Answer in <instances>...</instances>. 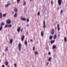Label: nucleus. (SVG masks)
<instances>
[{"label":"nucleus","instance_id":"obj_4","mask_svg":"<svg viewBox=\"0 0 67 67\" xmlns=\"http://www.w3.org/2000/svg\"><path fill=\"white\" fill-rule=\"evenodd\" d=\"M18 46L19 47V51H20L21 50V43H20L18 44Z\"/></svg>","mask_w":67,"mask_h":67},{"label":"nucleus","instance_id":"obj_7","mask_svg":"<svg viewBox=\"0 0 67 67\" xmlns=\"http://www.w3.org/2000/svg\"><path fill=\"white\" fill-rule=\"evenodd\" d=\"M14 10L15 13H16V12H17L18 11V9L16 8H15L14 9Z\"/></svg>","mask_w":67,"mask_h":67},{"label":"nucleus","instance_id":"obj_1","mask_svg":"<svg viewBox=\"0 0 67 67\" xmlns=\"http://www.w3.org/2000/svg\"><path fill=\"white\" fill-rule=\"evenodd\" d=\"M62 0H58V3L59 5H61L62 4Z\"/></svg>","mask_w":67,"mask_h":67},{"label":"nucleus","instance_id":"obj_47","mask_svg":"<svg viewBox=\"0 0 67 67\" xmlns=\"http://www.w3.org/2000/svg\"><path fill=\"white\" fill-rule=\"evenodd\" d=\"M54 57H55V55H54Z\"/></svg>","mask_w":67,"mask_h":67},{"label":"nucleus","instance_id":"obj_46","mask_svg":"<svg viewBox=\"0 0 67 67\" xmlns=\"http://www.w3.org/2000/svg\"><path fill=\"white\" fill-rule=\"evenodd\" d=\"M8 67H10L9 66H8Z\"/></svg>","mask_w":67,"mask_h":67},{"label":"nucleus","instance_id":"obj_14","mask_svg":"<svg viewBox=\"0 0 67 67\" xmlns=\"http://www.w3.org/2000/svg\"><path fill=\"white\" fill-rule=\"evenodd\" d=\"M41 35L42 36H43V32H41Z\"/></svg>","mask_w":67,"mask_h":67},{"label":"nucleus","instance_id":"obj_43","mask_svg":"<svg viewBox=\"0 0 67 67\" xmlns=\"http://www.w3.org/2000/svg\"><path fill=\"white\" fill-rule=\"evenodd\" d=\"M51 3L52 4H53V2L52 1L51 2Z\"/></svg>","mask_w":67,"mask_h":67},{"label":"nucleus","instance_id":"obj_29","mask_svg":"<svg viewBox=\"0 0 67 67\" xmlns=\"http://www.w3.org/2000/svg\"><path fill=\"white\" fill-rule=\"evenodd\" d=\"M33 51H34V50H35V47L34 46L33 47Z\"/></svg>","mask_w":67,"mask_h":67},{"label":"nucleus","instance_id":"obj_24","mask_svg":"<svg viewBox=\"0 0 67 67\" xmlns=\"http://www.w3.org/2000/svg\"><path fill=\"white\" fill-rule=\"evenodd\" d=\"M37 54H38V53L37 51H36L35 52V55H37Z\"/></svg>","mask_w":67,"mask_h":67},{"label":"nucleus","instance_id":"obj_34","mask_svg":"<svg viewBox=\"0 0 67 67\" xmlns=\"http://www.w3.org/2000/svg\"><path fill=\"white\" fill-rule=\"evenodd\" d=\"M7 47L6 49H5V50L6 51H7L8 50V49H7Z\"/></svg>","mask_w":67,"mask_h":67},{"label":"nucleus","instance_id":"obj_13","mask_svg":"<svg viewBox=\"0 0 67 67\" xmlns=\"http://www.w3.org/2000/svg\"><path fill=\"white\" fill-rule=\"evenodd\" d=\"M54 42H55V40L52 41L51 40V44H53L54 43Z\"/></svg>","mask_w":67,"mask_h":67},{"label":"nucleus","instance_id":"obj_10","mask_svg":"<svg viewBox=\"0 0 67 67\" xmlns=\"http://www.w3.org/2000/svg\"><path fill=\"white\" fill-rule=\"evenodd\" d=\"M57 27H58V31H59V30L60 29V28L59 27V24H58L57 25Z\"/></svg>","mask_w":67,"mask_h":67},{"label":"nucleus","instance_id":"obj_36","mask_svg":"<svg viewBox=\"0 0 67 67\" xmlns=\"http://www.w3.org/2000/svg\"><path fill=\"white\" fill-rule=\"evenodd\" d=\"M14 66L15 67H16V64H15L14 65Z\"/></svg>","mask_w":67,"mask_h":67},{"label":"nucleus","instance_id":"obj_9","mask_svg":"<svg viewBox=\"0 0 67 67\" xmlns=\"http://www.w3.org/2000/svg\"><path fill=\"white\" fill-rule=\"evenodd\" d=\"M24 38V36H23L21 37V40L22 41H23Z\"/></svg>","mask_w":67,"mask_h":67},{"label":"nucleus","instance_id":"obj_41","mask_svg":"<svg viewBox=\"0 0 67 67\" xmlns=\"http://www.w3.org/2000/svg\"><path fill=\"white\" fill-rule=\"evenodd\" d=\"M33 41V40H32L31 39L30 40V42H32Z\"/></svg>","mask_w":67,"mask_h":67},{"label":"nucleus","instance_id":"obj_5","mask_svg":"<svg viewBox=\"0 0 67 67\" xmlns=\"http://www.w3.org/2000/svg\"><path fill=\"white\" fill-rule=\"evenodd\" d=\"M20 29H21V27H19L17 29V31L18 32H20Z\"/></svg>","mask_w":67,"mask_h":67},{"label":"nucleus","instance_id":"obj_3","mask_svg":"<svg viewBox=\"0 0 67 67\" xmlns=\"http://www.w3.org/2000/svg\"><path fill=\"white\" fill-rule=\"evenodd\" d=\"M43 27L44 29H45V27H46V26H45V22L44 21H43Z\"/></svg>","mask_w":67,"mask_h":67},{"label":"nucleus","instance_id":"obj_25","mask_svg":"<svg viewBox=\"0 0 67 67\" xmlns=\"http://www.w3.org/2000/svg\"><path fill=\"white\" fill-rule=\"evenodd\" d=\"M12 25H8V27H11Z\"/></svg>","mask_w":67,"mask_h":67},{"label":"nucleus","instance_id":"obj_21","mask_svg":"<svg viewBox=\"0 0 67 67\" xmlns=\"http://www.w3.org/2000/svg\"><path fill=\"white\" fill-rule=\"evenodd\" d=\"M2 29V26H1L0 27V30L1 31Z\"/></svg>","mask_w":67,"mask_h":67},{"label":"nucleus","instance_id":"obj_16","mask_svg":"<svg viewBox=\"0 0 67 67\" xmlns=\"http://www.w3.org/2000/svg\"><path fill=\"white\" fill-rule=\"evenodd\" d=\"M2 18V13H0V18Z\"/></svg>","mask_w":67,"mask_h":67},{"label":"nucleus","instance_id":"obj_27","mask_svg":"<svg viewBox=\"0 0 67 67\" xmlns=\"http://www.w3.org/2000/svg\"><path fill=\"white\" fill-rule=\"evenodd\" d=\"M40 14V12H38V13L37 15H39Z\"/></svg>","mask_w":67,"mask_h":67},{"label":"nucleus","instance_id":"obj_35","mask_svg":"<svg viewBox=\"0 0 67 67\" xmlns=\"http://www.w3.org/2000/svg\"><path fill=\"white\" fill-rule=\"evenodd\" d=\"M25 4H26V3L25 2H24V5H25Z\"/></svg>","mask_w":67,"mask_h":67},{"label":"nucleus","instance_id":"obj_37","mask_svg":"<svg viewBox=\"0 0 67 67\" xmlns=\"http://www.w3.org/2000/svg\"><path fill=\"white\" fill-rule=\"evenodd\" d=\"M53 32H51V34H53Z\"/></svg>","mask_w":67,"mask_h":67},{"label":"nucleus","instance_id":"obj_39","mask_svg":"<svg viewBox=\"0 0 67 67\" xmlns=\"http://www.w3.org/2000/svg\"><path fill=\"white\" fill-rule=\"evenodd\" d=\"M48 54H49V55H50L51 54V53H50V52H49L48 53Z\"/></svg>","mask_w":67,"mask_h":67},{"label":"nucleus","instance_id":"obj_17","mask_svg":"<svg viewBox=\"0 0 67 67\" xmlns=\"http://www.w3.org/2000/svg\"><path fill=\"white\" fill-rule=\"evenodd\" d=\"M13 41V40H12V39H11L10 41V43H12V42Z\"/></svg>","mask_w":67,"mask_h":67},{"label":"nucleus","instance_id":"obj_32","mask_svg":"<svg viewBox=\"0 0 67 67\" xmlns=\"http://www.w3.org/2000/svg\"><path fill=\"white\" fill-rule=\"evenodd\" d=\"M8 27V26L7 25H5V27Z\"/></svg>","mask_w":67,"mask_h":67},{"label":"nucleus","instance_id":"obj_20","mask_svg":"<svg viewBox=\"0 0 67 67\" xmlns=\"http://www.w3.org/2000/svg\"><path fill=\"white\" fill-rule=\"evenodd\" d=\"M51 58L50 57L49 58V59H48V60L49 62H50L51 61Z\"/></svg>","mask_w":67,"mask_h":67},{"label":"nucleus","instance_id":"obj_19","mask_svg":"<svg viewBox=\"0 0 67 67\" xmlns=\"http://www.w3.org/2000/svg\"><path fill=\"white\" fill-rule=\"evenodd\" d=\"M25 45H27V41L26 40H25Z\"/></svg>","mask_w":67,"mask_h":67},{"label":"nucleus","instance_id":"obj_18","mask_svg":"<svg viewBox=\"0 0 67 67\" xmlns=\"http://www.w3.org/2000/svg\"><path fill=\"white\" fill-rule=\"evenodd\" d=\"M16 15H17V14H16V13H15L14 15V17H16Z\"/></svg>","mask_w":67,"mask_h":67},{"label":"nucleus","instance_id":"obj_23","mask_svg":"<svg viewBox=\"0 0 67 67\" xmlns=\"http://www.w3.org/2000/svg\"><path fill=\"white\" fill-rule=\"evenodd\" d=\"M56 46H53V48H56Z\"/></svg>","mask_w":67,"mask_h":67},{"label":"nucleus","instance_id":"obj_33","mask_svg":"<svg viewBox=\"0 0 67 67\" xmlns=\"http://www.w3.org/2000/svg\"><path fill=\"white\" fill-rule=\"evenodd\" d=\"M5 15H6V14H3V16H5Z\"/></svg>","mask_w":67,"mask_h":67},{"label":"nucleus","instance_id":"obj_12","mask_svg":"<svg viewBox=\"0 0 67 67\" xmlns=\"http://www.w3.org/2000/svg\"><path fill=\"white\" fill-rule=\"evenodd\" d=\"M56 37H57L56 35H54L53 36L54 39H56Z\"/></svg>","mask_w":67,"mask_h":67},{"label":"nucleus","instance_id":"obj_2","mask_svg":"<svg viewBox=\"0 0 67 67\" xmlns=\"http://www.w3.org/2000/svg\"><path fill=\"white\" fill-rule=\"evenodd\" d=\"M6 22L7 24H10L11 23V21L9 19H7L6 21Z\"/></svg>","mask_w":67,"mask_h":67},{"label":"nucleus","instance_id":"obj_11","mask_svg":"<svg viewBox=\"0 0 67 67\" xmlns=\"http://www.w3.org/2000/svg\"><path fill=\"white\" fill-rule=\"evenodd\" d=\"M5 64L6 66H7L8 65H9V63H8V62H5Z\"/></svg>","mask_w":67,"mask_h":67},{"label":"nucleus","instance_id":"obj_31","mask_svg":"<svg viewBox=\"0 0 67 67\" xmlns=\"http://www.w3.org/2000/svg\"><path fill=\"white\" fill-rule=\"evenodd\" d=\"M20 0H17V3H19V2H20Z\"/></svg>","mask_w":67,"mask_h":67},{"label":"nucleus","instance_id":"obj_8","mask_svg":"<svg viewBox=\"0 0 67 67\" xmlns=\"http://www.w3.org/2000/svg\"><path fill=\"white\" fill-rule=\"evenodd\" d=\"M64 40L65 42H67V38L66 37H65L64 38Z\"/></svg>","mask_w":67,"mask_h":67},{"label":"nucleus","instance_id":"obj_28","mask_svg":"<svg viewBox=\"0 0 67 67\" xmlns=\"http://www.w3.org/2000/svg\"><path fill=\"white\" fill-rule=\"evenodd\" d=\"M26 21H27V22H29V18H27L26 19Z\"/></svg>","mask_w":67,"mask_h":67},{"label":"nucleus","instance_id":"obj_44","mask_svg":"<svg viewBox=\"0 0 67 67\" xmlns=\"http://www.w3.org/2000/svg\"><path fill=\"white\" fill-rule=\"evenodd\" d=\"M48 63H47V65H48Z\"/></svg>","mask_w":67,"mask_h":67},{"label":"nucleus","instance_id":"obj_38","mask_svg":"<svg viewBox=\"0 0 67 67\" xmlns=\"http://www.w3.org/2000/svg\"><path fill=\"white\" fill-rule=\"evenodd\" d=\"M21 32H22V31H23V29H21Z\"/></svg>","mask_w":67,"mask_h":67},{"label":"nucleus","instance_id":"obj_26","mask_svg":"<svg viewBox=\"0 0 67 67\" xmlns=\"http://www.w3.org/2000/svg\"><path fill=\"white\" fill-rule=\"evenodd\" d=\"M9 2H8V5H11V3H9Z\"/></svg>","mask_w":67,"mask_h":67},{"label":"nucleus","instance_id":"obj_40","mask_svg":"<svg viewBox=\"0 0 67 67\" xmlns=\"http://www.w3.org/2000/svg\"><path fill=\"white\" fill-rule=\"evenodd\" d=\"M62 12H63V10H61V12H60V13H62Z\"/></svg>","mask_w":67,"mask_h":67},{"label":"nucleus","instance_id":"obj_15","mask_svg":"<svg viewBox=\"0 0 67 67\" xmlns=\"http://www.w3.org/2000/svg\"><path fill=\"white\" fill-rule=\"evenodd\" d=\"M52 36H50L49 37V39H50V40H52Z\"/></svg>","mask_w":67,"mask_h":67},{"label":"nucleus","instance_id":"obj_30","mask_svg":"<svg viewBox=\"0 0 67 67\" xmlns=\"http://www.w3.org/2000/svg\"><path fill=\"white\" fill-rule=\"evenodd\" d=\"M8 4H7V5H5V7L7 8V7H8Z\"/></svg>","mask_w":67,"mask_h":67},{"label":"nucleus","instance_id":"obj_22","mask_svg":"<svg viewBox=\"0 0 67 67\" xmlns=\"http://www.w3.org/2000/svg\"><path fill=\"white\" fill-rule=\"evenodd\" d=\"M4 24V23L2 22L1 23V25H3Z\"/></svg>","mask_w":67,"mask_h":67},{"label":"nucleus","instance_id":"obj_6","mask_svg":"<svg viewBox=\"0 0 67 67\" xmlns=\"http://www.w3.org/2000/svg\"><path fill=\"white\" fill-rule=\"evenodd\" d=\"M21 20H23V21H25L26 20V19L23 18L22 17H21Z\"/></svg>","mask_w":67,"mask_h":67},{"label":"nucleus","instance_id":"obj_45","mask_svg":"<svg viewBox=\"0 0 67 67\" xmlns=\"http://www.w3.org/2000/svg\"><path fill=\"white\" fill-rule=\"evenodd\" d=\"M27 26H29V24H27Z\"/></svg>","mask_w":67,"mask_h":67},{"label":"nucleus","instance_id":"obj_42","mask_svg":"<svg viewBox=\"0 0 67 67\" xmlns=\"http://www.w3.org/2000/svg\"><path fill=\"white\" fill-rule=\"evenodd\" d=\"M4 65H2V67H4Z\"/></svg>","mask_w":67,"mask_h":67}]
</instances>
